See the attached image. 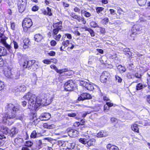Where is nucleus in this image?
<instances>
[{
	"instance_id": "obj_1",
	"label": "nucleus",
	"mask_w": 150,
	"mask_h": 150,
	"mask_svg": "<svg viewBox=\"0 0 150 150\" xmlns=\"http://www.w3.org/2000/svg\"><path fill=\"white\" fill-rule=\"evenodd\" d=\"M16 112H11L7 113H5L3 117V121L4 122H6L7 121L9 122L10 125H11L13 123L12 121L10 122L11 120L13 118H16V119H18L22 120V116H16Z\"/></svg>"
},
{
	"instance_id": "obj_2",
	"label": "nucleus",
	"mask_w": 150,
	"mask_h": 150,
	"mask_svg": "<svg viewBox=\"0 0 150 150\" xmlns=\"http://www.w3.org/2000/svg\"><path fill=\"white\" fill-rule=\"evenodd\" d=\"M23 98L27 100H28V108L32 109L37 103L36 96L34 95L28 93L23 97Z\"/></svg>"
},
{
	"instance_id": "obj_3",
	"label": "nucleus",
	"mask_w": 150,
	"mask_h": 150,
	"mask_svg": "<svg viewBox=\"0 0 150 150\" xmlns=\"http://www.w3.org/2000/svg\"><path fill=\"white\" fill-rule=\"evenodd\" d=\"M20 109V105H17L15 106L13 104L10 103L6 105L5 109V113L10 112H16L18 111Z\"/></svg>"
},
{
	"instance_id": "obj_4",
	"label": "nucleus",
	"mask_w": 150,
	"mask_h": 150,
	"mask_svg": "<svg viewBox=\"0 0 150 150\" xmlns=\"http://www.w3.org/2000/svg\"><path fill=\"white\" fill-rule=\"evenodd\" d=\"M79 84L80 86L85 87L87 90L90 91H93L94 89V86L98 87L97 86L95 85L93 83H90L84 80L81 81H80Z\"/></svg>"
},
{
	"instance_id": "obj_5",
	"label": "nucleus",
	"mask_w": 150,
	"mask_h": 150,
	"mask_svg": "<svg viewBox=\"0 0 150 150\" xmlns=\"http://www.w3.org/2000/svg\"><path fill=\"white\" fill-rule=\"evenodd\" d=\"M0 43L4 46L11 53H12V47L10 45L8 44L6 42L7 38L6 37H0Z\"/></svg>"
},
{
	"instance_id": "obj_6",
	"label": "nucleus",
	"mask_w": 150,
	"mask_h": 150,
	"mask_svg": "<svg viewBox=\"0 0 150 150\" xmlns=\"http://www.w3.org/2000/svg\"><path fill=\"white\" fill-rule=\"evenodd\" d=\"M74 86V83L72 80H69L66 82L64 86L65 90L68 91H72Z\"/></svg>"
},
{
	"instance_id": "obj_7",
	"label": "nucleus",
	"mask_w": 150,
	"mask_h": 150,
	"mask_svg": "<svg viewBox=\"0 0 150 150\" xmlns=\"http://www.w3.org/2000/svg\"><path fill=\"white\" fill-rule=\"evenodd\" d=\"M62 46L60 48L61 51L63 50V49L67 47H68V48H69L71 49L72 50L74 47V45L70 42L69 40H65V41H62Z\"/></svg>"
},
{
	"instance_id": "obj_8",
	"label": "nucleus",
	"mask_w": 150,
	"mask_h": 150,
	"mask_svg": "<svg viewBox=\"0 0 150 150\" xmlns=\"http://www.w3.org/2000/svg\"><path fill=\"white\" fill-rule=\"evenodd\" d=\"M33 25V22L31 20L30 18H25L22 23V26L23 28H30Z\"/></svg>"
},
{
	"instance_id": "obj_9",
	"label": "nucleus",
	"mask_w": 150,
	"mask_h": 150,
	"mask_svg": "<svg viewBox=\"0 0 150 150\" xmlns=\"http://www.w3.org/2000/svg\"><path fill=\"white\" fill-rule=\"evenodd\" d=\"M12 78L15 79H18L21 75L20 71L18 69H15L11 71Z\"/></svg>"
},
{
	"instance_id": "obj_10",
	"label": "nucleus",
	"mask_w": 150,
	"mask_h": 150,
	"mask_svg": "<svg viewBox=\"0 0 150 150\" xmlns=\"http://www.w3.org/2000/svg\"><path fill=\"white\" fill-rule=\"evenodd\" d=\"M91 98V95L88 93H82L80 96L78 98L79 101L83 100L86 99H90Z\"/></svg>"
},
{
	"instance_id": "obj_11",
	"label": "nucleus",
	"mask_w": 150,
	"mask_h": 150,
	"mask_svg": "<svg viewBox=\"0 0 150 150\" xmlns=\"http://www.w3.org/2000/svg\"><path fill=\"white\" fill-rule=\"evenodd\" d=\"M109 75V74L108 72L106 71L103 72L100 76L101 81L103 83L106 82Z\"/></svg>"
},
{
	"instance_id": "obj_12",
	"label": "nucleus",
	"mask_w": 150,
	"mask_h": 150,
	"mask_svg": "<svg viewBox=\"0 0 150 150\" xmlns=\"http://www.w3.org/2000/svg\"><path fill=\"white\" fill-rule=\"evenodd\" d=\"M47 100L45 98H37L36 100L37 103L41 105H48L49 103L47 102Z\"/></svg>"
},
{
	"instance_id": "obj_13",
	"label": "nucleus",
	"mask_w": 150,
	"mask_h": 150,
	"mask_svg": "<svg viewBox=\"0 0 150 150\" xmlns=\"http://www.w3.org/2000/svg\"><path fill=\"white\" fill-rule=\"evenodd\" d=\"M51 117V115L49 113H46L40 116L39 118L41 120H47Z\"/></svg>"
},
{
	"instance_id": "obj_14",
	"label": "nucleus",
	"mask_w": 150,
	"mask_h": 150,
	"mask_svg": "<svg viewBox=\"0 0 150 150\" xmlns=\"http://www.w3.org/2000/svg\"><path fill=\"white\" fill-rule=\"evenodd\" d=\"M81 15H83L86 17H89L91 16V14L89 12L87 11L86 9L85 8H81Z\"/></svg>"
},
{
	"instance_id": "obj_15",
	"label": "nucleus",
	"mask_w": 150,
	"mask_h": 150,
	"mask_svg": "<svg viewBox=\"0 0 150 150\" xmlns=\"http://www.w3.org/2000/svg\"><path fill=\"white\" fill-rule=\"evenodd\" d=\"M26 87L24 85H21L14 88V90L16 92H24L26 90Z\"/></svg>"
},
{
	"instance_id": "obj_16",
	"label": "nucleus",
	"mask_w": 150,
	"mask_h": 150,
	"mask_svg": "<svg viewBox=\"0 0 150 150\" xmlns=\"http://www.w3.org/2000/svg\"><path fill=\"white\" fill-rule=\"evenodd\" d=\"M0 131L4 134H7L9 133V130L6 127L1 126H0Z\"/></svg>"
},
{
	"instance_id": "obj_17",
	"label": "nucleus",
	"mask_w": 150,
	"mask_h": 150,
	"mask_svg": "<svg viewBox=\"0 0 150 150\" xmlns=\"http://www.w3.org/2000/svg\"><path fill=\"white\" fill-rule=\"evenodd\" d=\"M78 131L76 130L71 129L68 131V135L71 137L76 136L78 133Z\"/></svg>"
},
{
	"instance_id": "obj_18",
	"label": "nucleus",
	"mask_w": 150,
	"mask_h": 150,
	"mask_svg": "<svg viewBox=\"0 0 150 150\" xmlns=\"http://www.w3.org/2000/svg\"><path fill=\"white\" fill-rule=\"evenodd\" d=\"M53 27L54 28L60 30L62 29V22L60 21L59 22L54 23Z\"/></svg>"
},
{
	"instance_id": "obj_19",
	"label": "nucleus",
	"mask_w": 150,
	"mask_h": 150,
	"mask_svg": "<svg viewBox=\"0 0 150 150\" xmlns=\"http://www.w3.org/2000/svg\"><path fill=\"white\" fill-rule=\"evenodd\" d=\"M108 135L106 132L102 131L99 132L97 134V137H106Z\"/></svg>"
},
{
	"instance_id": "obj_20",
	"label": "nucleus",
	"mask_w": 150,
	"mask_h": 150,
	"mask_svg": "<svg viewBox=\"0 0 150 150\" xmlns=\"http://www.w3.org/2000/svg\"><path fill=\"white\" fill-rule=\"evenodd\" d=\"M9 133L12 137L16 134L18 132V129L15 127H12L10 130H9Z\"/></svg>"
},
{
	"instance_id": "obj_21",
	"label": "nucleus",
	"mask_w": 150,
	"mask_h": 150,
	"mask_svg": "<svg viewBox=\"0 0 150 150\" xmlns=\"http://www.w3.org/2000/svg\"><path fill=\"white\" fill-rule=\"evenodd\" d=\"M35 40L36 42H40L43 38L42 35L40 34H37L35 35L34 37Z\"/></svg>"
},
{
	"instance_id": "obj_22",
	"label": "nucleus",
	"mask_w": 150,
	"mask_h": 150,
	"mask_svg": "<svg viewBox=\"0 0 150 150\" xmlns=\"http://www.w3.org/2000/svg\"><path fill=\"white\" fill-rule=\"evenodd\" d=\"M14 142L17 145H21L22 143L23 142V140L22 139L17 137L15 139Z\"/></svg>"
},
{
	"instance_id": "obj_23",
	"label": "nucleus",
	"mask_w": 150,
	"mask_h": 150,
	"mask_svg": "<svg viewBox=\"0 0 150 150\" xmlns=\"http://www.w3.org/2000/svg\"><path fill=\"white\" fill-rule=\"evenodd\" d=\"M28 61L22 59L20 62L21 66H22L24 68H27V64H28Z\"/></svg>"
},
{
	"instance_id": "obj_24",
	"label": "nucleus",
	"mask_w": 150,
	"mask_h": 150,
	"mask_svg": "<svg viewBox=\"0 0 150 150\" xmlns=\"http://www.w3.org/2000/svg\"><path fill=\"white\" fill-rule=\"evenodd\" d=\"M7 53V52L6 49L4 47H1V50H0V57L2 56H5Z\"/></svg>"
},
{
	"instance_id": "obj_25",
	"label": "nucleus",
	"mask_w": 150,
	"mask_h": 150,
	"mask_svg": "<svg viewBox=\"0 0 150 150\" xmlns=\"http://www.w3.org/2000/svg\"><path fill=\"white\" fill-rule=\"evenodd\" d=\"M132 129L135 132L139 133V129L138 126L136 124H134L132 125L131 127Z\"/></svg>"
},
{
	"instance_id": "obj_26",
	"label": "nucleus",
	"mask_w": 150,
	"mask_h": 150,
	"mask_svg": "<svg viewBox=\"0 0 150 150\" xmlns=\"http://www.w3.org/2000/svg\"><path fill=\"white\" fill-rule=\"evenodd\" d=\"M26 5H18V7L19 11L20 13H22L25 9Z\"/></svg>"
},
{
	"instance_id": "obj_27",
	"label": "nucleus",
	"mask_w": 150,
	"mask_h": 150,
	"mask_svg": "<svg viewBox=\"0 0 150 150\" xmlns=\"http://www.w3.org/2000/svg\"><path fill=\"white\" fill-rule=\"evenodd\" d=\"M96 140L94 139H92L87 141V145L89 146L93 145L95 142Z\"/></svg>"
},
{
	"instance_id": "obj_28",
	"label": "nucleus",
	"mask_w": 150,
	"mask_h": 150,
	"mask_svg": "<svg viewBox=\"0 0 150 150\" xmlns=\"http://www.w3.org/2000/svg\"><path fill=\"white\" fill-rule=\"evenodd\" d=\"M117 69L120 73L124 72L125 71V69L121 65H119L117 67Z\"/></svg>"
},
{
	"instance_id": "obj_29",
	"label": "nucleus",
	"mask_w": 150,
	"mask_h": 150,
	"mask_svg": "<svg viewBox=\"0 0 150 150\" xmlns=\"http://www.w3.org/2000/svg\"><path fill=\"white\" fill-rule=\"evenodd\" d=\"M35 62V61L34 60H30L28 61V64H27V67L29 68L31 67H32L33 64Z\"/></svg>"
},
{
	"instance_id": "obj_30",
	"label": "nucleus",
	"mask_w": 150,
	"mask_h": 150,
	"mask_svg": "<svg viewBox=\"0 0 150 150\" xmlns=\"http://www.w3.org/2000/svg\"><path fill=\"white\" fill-rule=\"evenodd\" d=\"M139 26L138 25H134L133 27V31L131 35L132 36L134 34V33H135V30L136 31H139L140 29L138 28Z\"/></svg>"
},
{
	"instance_id": "obj_31",
	"label": "nucleus",
	"mask_w": 150,
	"mask_h": 150,
	"mask_svg": "<svg viewBox=\"0 0 150 150\" xmlns=\"http://www.w3.org/2000/svg\"><path fill=\"white\" fill-rule=\"evenodd\" d=\"M88 138L89 137L88 136L87 137H86V139L81 138L79 139V142L83 144H87V140L88 139Z\"/></svg>"
},
{
	"instance_id": "obj_32",
	"label": "nucleus",
	"mask_w": 150,
	"mask_h": 150,
	"mask_svg": "<svg viewBox=\"0 0 150 150\" xmlns=\"http://www.w3.org/2000/svg\"><path fill=\"white\" fill-rule=\"evenodd\" d=\"M137 2L139 5L141 6H143L146 4V0H138Z\"/></svg>"
},
{
	"instance_id": "obj_33",
	"label": "nucleus",
	"mask_w": 150,
	"mask_h": 150,
	"mask_svg": "<svg viewBox=\"0 0 150 150\" xmlns=\"http://www.w3.org/2000/svg\"><path fill=\"white\" fill-rule=\"evenodd\" d=\"M90 25L91 27L93 28H99L98 25L97 24V23L94 21L91 22L90 23Z\"/></svg>"
},
{
	"instance_id": "obj_34",
	"label": "nucleus",
	"mask_w": 150,
	"mask_h": 150,
	"mask_svg": "<svg viewBox=\"0 0 150 150\" xmlns=\"http://www.w3.org/2000/svg\"><path fill=\"white\" fill-rule=\"evenodd\" d=\"M42 147V140H40L38 141L36 145V149H39Z\"/></svg>"
},
{
	"instance_id": "obj_35",
	"label": "nucleus",
	"mask_w": 150,
	"mask_h": 150,
	"mask_svg": "<svg viewBox=\"0 0 150 150\" xmlns=\"http://www.w3.org/2000/svg\"><path fill=\"white\" fill-rule=\"evenodd\" d=\"M39 64L38 62H35L33 64L32 68L34 71L36 69H38L39 67Z\"/></svg>"
},
{
	"instance_id": "obj_36",
	"label": "nucleus",
	"mask_w": 150,
	"mask_h": 150,
	"mask_svg": "<svg viewBox=\"0 0 150 150\" xmlns=\"http://www.w3.org/2000/svg\"><path fill=\"white\" fill-rule=\"evenodd\" d=\"M37 133L35 130H34L31 133L30 137L32 138H35L38 137Z\"/></svg>"
},
{
	"instance_id": "obj_37",
	"label": "nucleus",
	"mask_w": 150,
	"mask_h": 150,
	"mask_svg": "<svg viewBox=\"0 0 150 150\" xmlns=\"http://www.w3.org/2000/svg\"><path fill=\"white\" fill-rule=\"evenodd\" d=\"M5 75L8 78H12L11 77V71H8L6 72L5 73Z\"/></svg>"
},
{
	"instance_id": "obj_38",
	"label": "nucleus",
	"mask_w": 150,
	"mask_h": 150,
	"mask_svg": "<svg viewBox=\"0 0 150 150\" xmlns=\"http://www.w3.org/2000/svg\"><path fill=\"white\" fill-rule=\"evenodd\" d=\"M145 87V86L142 83H139L136 86V89L137 90H140Z\"/></svg>"
},
{
	"instance_id": "obj_39",
	"label": "nucleus",
	"mask_w": 150,
	"mask_h": 150,
	"mask_svg": "<svg viewBox=\"0 0 150 150\" xmlns=\"http://www.w3.org/2000/svg\"><path fill=\"white\" fill-rule=\"evenodd\" d=\"M18 5H26V0H19Z\"/></svg>"
},
{
	"instance_id": "obj_40",
	"label": "nucleus",
	"mask_w": 150,
	"mask_h": 150,
	"mask_svg": "<svg viewBox=\"0 0 150 150\" xmlns=\"http://www.w3.org/2000/svg\"><path fill=\"white\" fill-rule=\"evenodd\" d=\"M62 36L61 35L59 34L58 35H53V38L56 40L59 41L61 37Z\"/></svg>"
},
{
	"instance_id": "obj_41",
	"label": "nucleus",
	"mask_w": 150,
	"mask_h": 150,
	"mask_svg": "<svg viewBox=\"0 0 150 150\" xmlns=\"http://www.w3.org/2000/svg\"><path fill=\"white\" fill-rule=\"evenodd\" d=\"M4 82L0 80V91H1L4 88Z\"/></svg>"
},
{
	"instance_id": "obj_42",
	"label": "nucleus",
	"mask_w": 150,
	"mask_h": 150,
	"mask_svg": "<svg viewBox=\"0 0 150 150\" xmlns=\"http://www.w3.org/2000/svg\"><path fill=\"white\" fill-rule=\"evenodd\" d=\"M104 9V8L101 7H98L96 9V11L98 13H100Z\"/></svg>"
},
{
	"instance_id": "obj_43",
	"label": "nucleus",
	"mask_w": 150,
	"mask_h": 150,
	"mask_svg": "<svg viewBox=\"0 0 150 150\" xmlns=\"http://www.w3.org/2000/svg\"><path fill=\"white\" fill-rule=\"evenodd\" d=\"M59 30H60L58 29L54 28L53 30L52 36L57 35Z\"/></svg>"
},
{
	"instance_id": "obj_44",
	"label": "nucleus",
	"mask_w": 150,
	"mask_h": 150,
	"mask_svg": "<svg viewBox=\"0 0 150 150\" xmlns=\"http://www.w3.org/2000/svg\"><path fill=\"white\" fill-rule=\"evenodd\" d=\"M67 71V69H60L59 70H58L57 69V71L56 72L59 73L61 74L63 72H65Z\"/></svg>"
},
{
	"instance_id": "obj_45",
	"label": "nucleus",
	"mask_w": 150,
	"mask_h": 150,
	"mask_svg": "<svg viewBox=\"0 0 150 150\" xmlns=\"http://www.w3.org/2000/svg\"><path fill=\"white\" fill-rule=\"evenodd\" d=\"M33 144V143L31 141L26 142L25 143V146L28 147L31 146Z\"/></svg>"
},
{
	"instance_id": "obj_46",
	"label": "nucleus",
	"mask_w": 150,
	"mask_h": 150,
	"mask_svg": "<svg viewBox=\"0 0 150 150\" xmlns=\"http://www.w3.org/2000/svg\"><path fill=\"white\" fill-rule=\"evenodd\" d=\"M73 18L76 19L79 22H80L82 19L81 17L80 16H79L77 15H76Z\"/></svg>"
},
{
	"instance_id": "obj_47",
	"label": "nucleus",
	"mask_w": 150,
	"mask_h": 150,
	"mask_svg": "<svg viewBox=\"0 0 150 150\" xmlns=\"http://www.w3.org/2000/svg\"><path fill=\"white\" fill-rule=\"evenodd\" d=\"M12 43L14 45V49H17L18 48V44L15 41H13L12 42Z\"/></svg>"
},
{
	"instance_id": "obj_48",
	"label": "nucleus",
	"mask_w": 150,
	"mask_h": 150,
	"mask_svg": "<svg viewBox=\"0 0 150 150\" xmlns=\"http://www.w3.org/2000/svg\"><path fill=\"white\" fill-rule=\"evenodd\" d=\"M116 146H111L110 144H108L107 146V149H108V150H112L111 148H114Z\"/></svg>"
},
{
	"instance_id": "obj_49",
	"label": "nucleus",
	"mask_w": 150,
	"mask_h": 150,
	"mask_svg": "<svg viewBox=\"0 0 150 150\" xmlns=\"http://www.w3.org/2000/svg\"><path fill=\"white\" fill-rule=\"evenodd\" d=\"M99 30L101 33L104 34L105 33L106 31L105 28L102 27H100Z\"/></svg>"
},
{
	"instance_id": "obj_50",
	"label": "nucleus",
	"mask_w": 150,
	"mask_h": 150,
	"mask_svg": "<svg viewBox=\"0 0 150 150\" xmlns=\"http://www.w3.org/2000/svg\"><path fill=\"white\" fill-rule=\"evenodd\" d=\"M115 79L117 81L120 83H121L122 80V79L118 76H116Z\"/></svg>"
},
{
	"instance_id": "obj_51",
	"label": "nucleus",
	"mask_w": 150,
	"mask_h": 150,
	"mask_svg": "<svg viewBox=\"0 0 150 150\" xmlns=\"http://www.w3.org/2000/svg\"><path fill=\"white\" fill-rule=\"evenodd\" d=\"M88 32L90 33L92 37H94L95 36V33L94 31L91 28L89 30Z\"/></svg>"
},
{
	"instance_id": "obj_52",
	"label": "nucleus",
	"mask_w": 150,
	"mask_h": 150,
	"mask_svg": "<svg viewBox=\"0 0 150 150\" xmlns=\"http://www.w3.org/2000/svg\"><path fill=\"white\" fill-rule=\"evenodd\" d=\"M42 62H43L46 64H50L51 63L52 61L48 59H45Z\"/></svg>"
},
{
	"instance_id": "obj_53",
	"label": "nucleus",
	"mask_w": 150,
	"mask_h": 150,
	"mask_svg": "<svg viewBox=\"0 0 150 150\" xmlns=\"http://www.w3.org/2000/svg\"><path fill=\"white\" fill-rule=\"evenodd\" d=\"M50 43L51 46H54L56 45L57 42L55 40H52L51 41Z\"/></svg>"
},
{
	"instance_id": "obj_54",
	"label": "nucleus",
	"mask_w": 150,
	"mask_h": 150,
	"mask_svg": "<svg viewBox=\"0 0 150 150\" xmlns=\"http://www.w3.org/2000/svg\"><path fill=\"white\" fill-rule=\"evenodd\" d=\"M47 11L48 13V15L49 16H51L52 15V13H51V9H50L49 7H47Z\"/></svg>"
},
{
	"instance_id": "obj_55",
	"label": "nucleus",
	"mask_w": 150,
	"mask_h": 150,
	"mask_svg": "<svg viewBox=\"0 0 150 150\" xmlns=\"http://www.w3.org/2000/svg\"><path fill=\"white\" fill-rule=\"evenodd\" d=\"M56 53L54 51H50L48 53L49 55L51 56H54L55 55Z\"/></svg>"
},
{
	"instance_id": "obj_56",
	"label": "nucleus",
	"mask_w": 150,
	"mask_h": 150,
	"mask_svg": "<svg viewBox=\"0 0 150 150\" xmlns=\"http://www.w3.org/2000/svg\"><path fill=\"white\" fill-rule=\"evenodd\" d=\"M67 115L70 117H74L76 115V114L75 113H69Z\"/></svg>"
},
{
	"instance_id": "obj_57",
	"label": "nucleus",
	"mask_w": 150,
	"mask_h": 150,
	"mask_svg": "<svg viewBox=\"0 0 150 150\" xmlns=\"http://www.w3.org/2000/svg\"><path fill=\"white\" fill-rule=\"evenodd\" d=\"M109 109V107L107 105H105L104 107V110L105 112L107 111Z\"/></svg>"
},
{
	"instance_id": "obj_58",
	"label": "nucleus",
	"mask_w": 150,
	"mask_h": 150,
	"mask_svg": "<svg viewBox=\"0 0 150 150\" xmlns=\"http://www.w3.org/2000/svg\"><path fill=\"white\" fill-rule=\"evenodd\" d=\"M29 40L28 39H25L23 40L24 45H29Z\"/></svg>"
},
{
	"instance_id": "obj_59",
	"label": "nucleus",
	"mask_w": 150,
	"mask_h": 150,
	"mask_svg": "<svg viewBox=\"0 0 150 150\" xmlns=\"http://www.w3.org/2000/svg\"><path fill=\"white\" fill-rule=\"evenodd\" d=\"M84 122L85 121L83 120H82L81 121L80 123L79 122H76V123L77 125L78 126H79L80 124L81 125H83Z\"/></svg>"
},
{
	"instance_id": "obj_60",
	"label": "nucleus",
	"mask_w": 150,
	"mask_h": 150,
	"mask_svg": "<svg viewBox=\"0 0 150 150\" xmlns=\"http://www.w3.org/2000/svg\"><path fill=\"white\" fill-rule=\"evenodd\" d=\"M134 76L136 78H138L139 79H140L141 77V75L140 74H139L138 73L135 74Z\"/></svg>"
},
{
	"instance_id": "obj_61",
	"label": "nucleus",
	"mask_w": 150,
	"mask_h": 150,
	"mask_svg": "<svg viewBox=\"0 0 150 150\" xmlns=\"http://www.w3.org/2000/svg\"><path fill=\"white\" fill-rule=\"evenodd\" d=\"M50 68L52 69H54L56 71L57 70V68L54 65H51L50 66Z\"/></svg>"
},
{
	"instance_id": "obj_62",
	"label": "nucleus",
	"mask_w": 150,
	"mask_h": 150,
	"mask_svg": "<svg viewBox=\"0 0 150 150\" xmlns=\"http://www.w3.org/2000/svg\"><path fill=\"white\" fill-rule=\"evenodd\" d=\"M4 63V61L1 57H0V66H2Z\"/></svg>"
},
{
	"instance_id": "obj_63",
	"label": "nucleus",
	"mask_w": 150,
	"mask_h": 150,
	"mask_svg": "<svg viewBox=\"0 0 150 150\" xmlns=\"http://www.w3.org/2000/svg\"><path fill=\"white\" fill-rule=\"evenodd\" d=\"M66 35L67 38L69 39H71L72 38V36L70 34H66Z\"/></svg>"
},
{
	"instance_id": "obj_64",
	"label": "nucleus",
	"mask_w": 150,
	"mask_h": 150,
	"mask_svg": "<svg viewBox=\"0 0 150 150\" xmlns=\"http://www.w3.org/2000/svg\"><path fill=\"white\" fill-rule=\"evenodd\" d=\"M103 98L104 101H108L110 100L106 96H103Z\"/></svg>"
}]
</instances>
